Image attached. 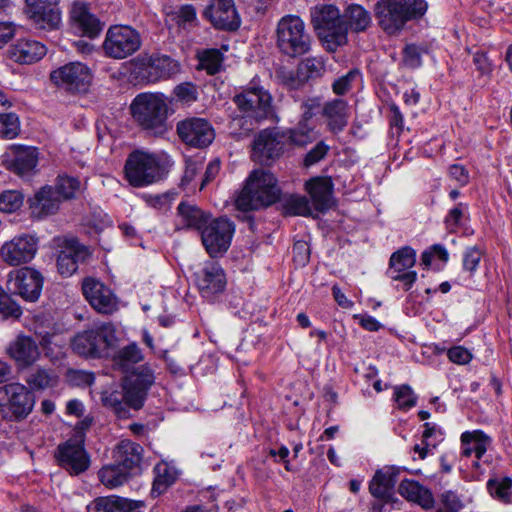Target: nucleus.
<instances>
[{"label":"nucleus","instance_id":"obj_35","mask_svg":"<svg viewBox=\"0 0 512 512\" xmlns=\"http://www.w3.org/2000/svg\"><path fill=\"white\" fill-rule=\"evenodd\" d=\"M397 480L398 471L393 467H385L375 473L370 482L369 491L375 498L387 500L392 496Z\"/></svg>","mask_w":512,"mask_h":512},{"label":"nucleus","instance_id":"obj_21","mask_svg":"<svg viewBox=\"0 0 512 512\" xmlns=\"http://www.w3.org/2000/svg\"><path fill=\"white\" fill-rule=\"evenodd\" d=\"M59 466L70 475H79L90 467V456L83 444L69 440L60 444L55 453Z\"/></svg>","mask_w":512,"mask_h":512},{"label":"nucleus","instance_id":"obj_46","mask_svg":"<svg viewBox=\"0 0 512 512\" xmlns=\"http://www.w3.org/2000/svg\"><path fill=\"white\" fill-rule=\"evenodd\" d=\"M177 193L173 191H167L161 194H143L142 199L151 208L159 210L161 212L168 211L173 202L176 200Z\"/></svg>","mask_w":512,"mask_h":512},{"label":"nucleus","instance_id":"obj_50","mask_svg":"<svg viewBox=\"0 0 512 512\" xmlns=\"http://www.w3.org/2000/svg\"><path fill=\"white\" fill-rule=\"evenodd\" d=\"M20 132V121L15 113L0 114V138L13 139Z\"/></svg>","mask_w":512,"mask_h":512},{"label":"nucleus","instance_id":"obj_40","mask_svg":"<svg viewBox=\"0 0 512 512\" xmlns=\"http://www.w3.org/2000/svg\"><path fill=\"white\" fill-rule=\"evenodd\" d=\"M131 473L116 462L102 467L98 472L100 482L109 489L117 488L126 483Z\"/></svg>","mask_w":512,"mask_h":512},{"label":"nucleus","instance_id":"obj_20","mask_svg":"<svg viewBox=\"0 0 512 512\" xmlns=\"http://www.w3.org/2000/svg\"><path fill=\"white\" fill-rule=\"evenodd\" d=\"M27 14L39 29L59 28L62 17L59 0H26Z\"/></svg>","mask_w":512,"mask_h":512},{"label":"nucleus","instance_id":"obj_19","mask_svg":"<svg viewBox=\"0 0 512 512\" xmlns=\"http://www.w3.org/2000/svg\"><path fill=\"white\" fill-rule=\"evenodd\" d=\"M194 277L200 294L208 300L222 293L227 282L223 268L216 262H206L194 273Z\"/></svg>","mask_w":512,"mask_h":512},{"label":"nucleus","instance_id":"obj_42","mask_svg":"<svg viewBox=\"0 0 512 512\" xmlns=\"http://www.w3.org/2000/svg\"><path fill=\"white\" fill-rule=\"evenodd\" d=\"M416 252L411 247H403L394 252L390 258L391 273L403 272L415 265Z\"/></svg>","mask_w":512,"mask_h":512},{"label":"nucleus","instance_id":"obj_17","mask_svg":"<svg viewBox=\"0 0 512 512\" xmlns=\"http://www.w3.org/2000/svg\"><path fill=\"white\" fill-rule=\"evenodd\" d=\"M177 133L180 139L189 146L205 148L214 140L212 125L203 118H187L178 122Z\"/></svg>","mask_w":512,"mask_h":512},{"label":"nucleus","instance_id":"obj_49","mask_svg":"<svg viewBox=\"0 0 512 512\" xmlns=\"http://www.w3.org/2000/svg\"><path fill=\"white\" fill-rule=\"evenodd\" d=\"M393 397L398 409L401 410L407 411L417 403V396L412 388L407 384L394 387Z\"/></svg>","mask_w":512,"mask_h":512},{"label":"nucleus","instance_id":"obj_26","mask_svg":"<svg viewBox=\"0 0 512 512\" xmlns=\"http://www.w3.org/2000/svg\"><path fill=\"white\" fill-rule=\"evenodd\" d=\"M71 19L77 30L86 37L95 38L103 30L104 23L101 22L89 7L82 2H75L71 10Z\"/></svg>","mask_w":512,"mask_h":512},{"label":"nucleus","instance_id":"obj_56","mask_svg":"<svg viewBox=\"0 0 512 512\" xmlns=\"http://www.w3.org/2000/svg\"><path fill=\"white\" fill-rule=\"evenodd\" d=\"M322 108L321 102L319 98H308L301 103V117L298 123L306 124V125H314L312 123L313 117Z\"/></svg>","mask_w":512,"mask_h":512},{"label":"nucleus","instance_id":"obj_60","mask_svg":"<svg viewBox=\"0 0 512 512\" xmlns=\"http://www.w3.org/2000/svg\"><path fill=\"white\" fill-rule=\"evenodd\" d=\"M435 258L439 259L443 263L448 261L449 254L443 245L434 244L430 249L424 251L421 256V264L424 267H429Z\"/></svg>","mask_w":512,"mask_h":512},{"label":"nucleus","instance_id":"obj_63","mask_svg":"<svg viewBox=\"0 0 512 512\" xmlns=\"http://www.w3.org/2000/svg\"><path fill=\"white\" fill-rule=\"evenodd\" d=\"M422 49L417 45H406L403 50V63L409 68H418L421 66Z\"/></svg>","mask_w":512,"mask_h":512},{"label":"nucleus","instance_id":"obj_16","mask_svg":"<svg viewBox=\"0 0 512 512\" xmlns=\"http://www.w3.org/2000/svg\"><path fill=\"white\" fill-rule=\"evenodd\" d=\"M38 250V239L29 234L15 236L6 241L0 249L1 259L10 266H19L30 262Z\"/></svg>","mask_w":512,"mask_h":512},{"label":"nucleus","instance_id":"obj_12","mask_svg":"<svg viewBox=\"0 0 512 512\" xmlns=\"http://www.w3.org/2000/svg\"><path fill=\"white\" fill-rule=\"evenodd\" d=\"M234 230V224L227 218L220 217L209 221L201 231V239L211 257L228 250Z\"/></svg>","mask_w":512,"mask_h":512},{"label":"nucleus","instance_id":"obj_33","mask_svg":"<svg viewBox=\"0 0 512 512\" xmlns=\"http://www.w3.org/2000/svg\"><path fill=\"white\" fill-rule=\"evenodd\" d=\"M59 204L60 199L53 187L45 186L30 199L31 215L35 218H42L54 214L58 210Z\"/></svg>","mask_w":512,"mask_h":512},{"label":"nucleus","instance_id":"obj_44","mask_svg":"<svg viewBox=\"0 0 512 512\" xmlns=\"http://www.w3.org/2000/svg\"><path fill=\"white\" fill-rule=\"evenodd\" d=\"M142 358L143 356L138 346L130 344L118 351L114 356V364L123 371H128L132 365L140 362Z\"/></svg>","mask_w":512,"mask_h":512},{"label":"nucleus","instance_id":"obj_29","mask_svg":"<svg viewBox=\"0 0 512 512\" xmlns=\"http://www.w3.org/2000/svg\"><path fill=\"white\" fill-rule=\"evenodd\" d=\"M322 116L326 120L328 130L339 134L348 125L349 106L343 99H333L322 106Z\"/></svg>","mask_w":512,"mask_h":512},{"label":"nucleus","instance_id":"obj_54","mask_svg":"<svg viewBox=\"0 0 512 512\" xmlns=\"http://www.w3.org/2000/svg\"><path fill=\"white\" fill-rule=\"evenodd\" d=\"M21 314V307L0 287V319L9 317L17 319Z\"/></svg>","mask_w":512,"mask_h":512},{"label":"nucleus","instance_id":"obj_52","mask_svg":"<svg viewBox=\"0 0 512 512\" xmlns=\"http://www.w3.org/2000/svg\"><path fill=\"white\" fill-rule=\"evenodd\" d=\"M222 61V54L217 49L205 50L200 56L201 67L210 75H214L220 71Z\"/></svg>","mask_w":512,"mask_h":512},{"label":"nucleus","instance_id":"obj_24","mask_svg":"<svg viewBox=\"0 0 512 512\" xmlns=\"http://www.w3.org/2000/svg\"><path fill=\"white\" fill-rule=\"evenodd\" d=\"M38 151L34 147L13 145L7 159V168L21 177H30L36 171Z\"/></svg>","mask_w":512,"mask_h":512},{"label":"nucleus","instance_id":"obj_47","mask_svg":"<svg viewBox=\"0 0 512 512\" xmlns=\"http://www.w3.org/2000/svg\"><path fill=\"white\" fill-rule=\"evenodd\" d=\"M406 23L423 17L427 11L428 4L425 0H398Z\"/></svg>","mask_w":512,"mask_h":512},{"label":"nucleus","instance_id":"obj_18","mask_svg":"<svg viewBox=\"0 0 512 512\" xmlns=\"http://www.w3.org/2000/svg\"><path fill=\"white\" fill-rule=\"evenodd\" d=\"M203 15L219 30L236 31L241 24L234 0H210Z\"/></svg>","mask_w":512,"mask_h":512},{"label":"nucleus","instance_id":"obj_64","mask_svg":"<svg viewBox=\"0 0 512 512\" xmlns=\"http://www.w3.org/2000/svg\"><path fill=\"white\" fill-rule=\"evenodd\" d=\"M174 94L178 100L190 103L197 99V90L194 84L185 82L174 88Z\"/></svg>","mask_w":512,"mask_h":512},{"label":"nucleus","instance_id":"obj_1","mask_svg":"<svg viewBox=\"0 0 512 512\" xmlns=\"http://www.w3.org/2000/svg\"><path fill=\"white\" fill-rule=\"evenodd\" d=\"M236 110L230 115V129L238 136H247L263 120L273 116L272 96L255 78L232 98Z\"/></svg>","mask_w":512,"mask_h":512},{"label":"nucleus","instance_id":"obj_13","mask_svg":"<svg viewBox=\"0 0 512 512\" xmlns=\"http://www.w3.org/2000/svg\"><path fill=\"white\" fill-rule=\"evenodd\" d=\"M43 281L40 272L31 267H23L9 273L7 287L11 293L25 301L35 302L41 295Z\"/></svg>","mask_w":512,"mask_h":512},{"label":"nucleus","instance_id":"obj_37","mask_svg":"<svg viewBox=\"0 0 512 512\" xmlns=\"http://www.w3.org/2000/svg\"><path fill=\"white\" fill-rule=\"evenodd\" d=\"M180 225L186 229L202 231L210 221V215L195 205L181 202L178 206Z\"/></svg>","mask_w":512,"mask_h":512},{"label":"nucleus","instance_id":"obj_61","mask_svg":"<svg viewBox=\"0 0 512 512\" xmlns=\"http://www.w3.org/2000/svg\"><path fill=\"white\" fill-rule=\"evenodd\" d=\"M156 470L158 474L153 483L152 493H157L159 495L174 482L175 477L168 472L166 465L157 466Z\"/></svg>","mask_w":512,"mask_h":512},{"label":"nucleus","instance_id":"obj_15","mask_svg":"<svg viewBox=\"0 0 512 512\" xmlns=\"http://www.w3.org/2000/svg\"><path fill=\"white\" fill-rule=\"evenodd\" d=\"M285 146V136H283L282 130L264 129L253 140L252 159L263 165L268 164L283 153Z\"/></svg>","mask_w":512,"mask_h":512},{"label":"nucleus","instance_id":"obj_3","mask_svg":"<svg viewBox=\"0 0 512 512\" xmlns=\"http://www.w3.org/2000/svg\"><path fill=\"white\" fill-rule=\"evenodd\" d=\"M168 98L162 93L144 92L138 94L130 105L135 122L155 136H163L169 129Z\"/></svg>","mask_w":512,"mask_h":512},{"label":"nucleus","instance_id":"obj_2","mask_svg":"<svg viewBox=\"0 0 512 512\" xmlns=\"http://www.w3.org/2000/svg\"><path fill=\"white\" fill-rule=\"evenodd\" d=\"M153 371L147 366H141L125 377L123 390L105 392L102 395L104 406L112 408L119 417L127 415L126 406L135 410L143 407L148 390L154 383Z\"/></svg>","mask_w":512,"mask_h":512},{"label":"nucleus","instance_id":"obj_36","mask_svg":"<svg viewBox=\"0 0 512 512\" xmlns=\"http://www.w3.org/2000/svg\"><path fill=\"white\" fill-rule=\"evenodd\" d=\"M398 492L405 499L420 505L424 509L434 506V497L431 491L415 480L405 479L401 481Z\"/></svg>","mask_w":512,"mask_h":512},{"label":"nucleus","instance_id":"obj_41","mask_svg":"<svg viewBox=\"0 0 512 512\" xmlns=\"http://www.w3.org/2000/svg\"><path fill=\"white\" fill-rule=\"evenodd\" d=\"M490 495L503 503H512V478L496 477L487 482Z\"/></svg>","mask_w":512,"mask_h":512},{"label":"nucleus","instance_id":"obj_6","mask_svg":"<svg viewBox=\"0 0 512 512\" xmlns=\"http://www.w3.org/2000/svg\"><path fill=\"white\" fill-rule=\"evenodd\" d=\"M275 41L279 52L289 58L300 57L311 49V36L296 15H285L278 21Z\"/></svg>","mask_w":512,"mask_h":512},{"label":"nucleus","instance_id":"obj_4","mask_svg":"<svg viewBox=\"0 0 512 512\" xmlns=\"http://www.w3.org/2000/svg\"><path fill=\"white\" fill-rule=\"evenodd\" d=\"M276 177L268 170L255 169L236 199L239 210L250 211L274 204L280 198Z\"/></svg>","mask_w":512,"mask_h":512},{"label":"nucleus","instance_id":"obj_7","mask_svg":"<svg viewBox=\"0 0 512 512\" xmlns=\"http://www.w3.org/2000/svg\"><path fill=\"white\" fill-rule=\"evenodd\" d=\"M116 341L111 323H101L95 328L77 334L72 341L73 350L84 357L100 358L108 355Z\"/></svg>","mask_w":512,"mask_h":512},{"label":"nucleus","instance_id":"obj_9","mask_svg":"<svg viewBox=\"0 0 512 512\" xmlns=\"http://www.w3.org/2000/svg\"><path fill=\"white\" fill-rule=\"evenodd\" d=\"M125 175L132 186L142 187L160 178L161 166L154 155L135 151L126 160Z\"/></svg>","mask_w":512,"mask_h":512},{"label":"nucleus","instance_id":"obj_5","mask_svg":"<svg viewBox=\"0 0 512 512\" xmlns=\"http://www.w3.org/2000/svg\"><path fill=\"white\" fill-rule=\"evenodd\" d=\"M311 17L314 29L327 51L335 52L347 43V25L336 6L332 4L316 6L312 10Z\"/></svg>","mask_w":512,"mask_h":512},{"label":"nucleus","instance_id":"obj_51","mask_svg":"<svg viewBox=\"0 0 512 512\" xmlns=\"http://www.w3.org/2000/svg\"><path fill=\"white\" fill-rule=\"evenodd\" d=\"M172 20H174L178 26L187 28L196 24L197 13L196 9L191 4H185L176 8L171 13Z\"/></svg>","mask_w":512,"mask_h":512},{"label":"nucleus","instance_id":"obj_57","mask_svg":"<svg viewBox=\"0 0 512 512\" xmlns=\"http://www.w3.org/2000/svg\"><path fill=\"white\" fill-rule=\"evenodd\" d=\"M463 508V502L457 493L445 491L441 495L440 506L436 512H459Z\"/></svg>","mask_w":512,"mask_h":512},{"label":"nucleus","instance_id":"obj_8","mask_svg":"<svg viewBox=\"0 0 512 512\" xmlns=\"http://www.w3.org/2000/svg\"><path fill=\"white\" fill-rule=\"evenodd\" d=\"M34 403V395L21 383L0 387V412L7 420L24 419L32 411Z\"/></svg>","mask_w":512,"mask_h":512},{"label":"nucleus","instance_id":"obj_45","mask_svg":"<svg viewBox=\"0 0 512 512\" xmlns=\"http://www.w3.org/2000/svg\"><path fill=\"white\" fill-rule=\"evenodd\" d=\"M81 183L80 181L71 176H58L56 180L55 187L53 188L56 192V195L59 199H71L76 196V194L80 191Z\"/></svg>","mask_w":512,"mask_h":512},{"label":"nucleus","instance_id":"obj_22","mask_svg":"<svg viewBox=\"0 0 512 512\" xmlns=\"http://www.w3.org/2000/svg\"><path fill=\"white\" fill-rule=\"evenodd\" d=\"M82 291L89 304L99 313L112 314L118 309L117 298L109 287L97 279L86 278Z\"/></svg>","mask_w":512,"mask_h":512},{"label":"nucleus","instance_id":"obj_31","mask_svg":"<svg viewBox=\"0 0 512 512\" xmlns=\"http://www.w3.org/2000/svg\"><path fill=\"white\" fill-rule=\"evenodd\" d=\"M178 72V62L166 55L151 56L143 69V75L149 83L170 78Z\"/></svg>","mask_w":512,"mask_h":512},{"label":"nucleus","instance_id":"obj_25","mask_svg":"<svg viewBox=\"0 0 512 512\" xmlns=\"http://www.w3.org/2000/svg\"><path fill=\"white\" fill-rule=\"evenodd\" d=\"M375 12L380 27L389 34L400 31L406 24L398 0L379 1Z\"/></svg>","mask_w":512,"mask_h":512},{"label":"nucleus","instance_id":"obj_59","mask_svg":"<svg viewBox=\"0 0 512 512\" xmlns=\"http://www.w3.org/2000/svg\"><path fill=\"white\" fill-rule=\"evenodd\" d=\"M360 77V72L356 69H352L345 75L339 77L333 82L332 89L337 95H344L351 87L352 83Z\"/></svg>","mask_w":512,"mask_h":512},{"label":"nucleus","instance_id":"obj_55","mask_svg":"<svg viewBox=\"0 0 512 512\" xmlns=\"http://www.w3.org/2000/svg\"><path fill=\"white\" fill-rule=\"evenodd\" d=\"M27 383L33 389L42 390L53 385V375L43 368L33 370L26 378Z\"/></svg>","mask_w":512,"mask_h":512},{"label":"nucleus","instance_id":"obj_14","mask_svg":"<svg viewBox=\"0 0 512 512\" xmlns=\"http://www.w3.org/2000/svg\"><path fill=\"white\" fill-rule=\"evenodd\" d=\"M51 81L70 92H85L92 80L90 69L81 62H70L50 74Z\"/></svg>","mask_w":512,"mask_h":512},{"label":"nucleus","instance_id":"obj_30","mask_svg":"<svg viewBox=\"0 0 512 512\" xmlns=\"http://www.w3.org/2000/svg\"><path fill=\"white\" fill-rule=\"evenodd\" d=\"M143 448L131 440H121L113 451V459L118 465L131 474L139 469L142 460Z\"/></svg>","mask_w":512,"mask_h":512},{"label":"nucleus","instance_id":"obj_34","mask_svg":"<svg viewBox=\"0 0 512 512\" xmlns=\"http://www.w3.org/2000/svg\"><path fill=\"white\" fill-rule=\"evenodd\" d=\"M461 455L470 457L475 454L476 459L480 460L492 443L489 435L482 430L465 431L461 434Z\"/></svg>","mask_w":512,"mask_h":512},{"label":"nucleus","instance_id":"obj_43","mask_svg":"<svg viewBox=\"0 0 512 512\" xmlns=\"http://www.w3.org/2000/svg\"><path fill=\"white\" fill-rule=\"evenodd\" d=\"M324 72V62L319 57H307L298 64V77L304 83L310 79L320 77Z\"/></svg>","mask_w":512,"mask_h":512},{"label":"nucleus","instance_id":"obj_58","mask_svg":"<svg viewBox=\"0 0 512 512\" xmlns=\"http://www.w3.org/2000/svg\"><path fill=\"white\" fill-rule=\"evenodd\" d=\"M329 150L330 146L324 141L317 142L316 145L306 153L303 165L308 168L317 164L325 158Z\"/></svg>","mask_w":512,"mask_h":512},{"label":"nucleus","instance_id":"obj_27","mask_svg":"<svg viewBox=\"0 0 512 512\" xmlns=\"http://www.w3.org/2000/svg\"><path fill=\"white\" fill-rule=\"evenodd\" d=\"M143 506V501L109 495L95 498L86 508L87 512H134Z\"/></svg>","mask_w":512,"mask_h":512},{"label":"nucleus","instance_id":"obj_10","mask_svg":"<svg viewBox=\"0 0 512 512\" xmlns=\"http://www.w3.org/2000/svg\"><path fill=\"white\" fill-rule=\"evenodd\" d=\"M140 46V34L127 25L111 26L103 43L106 55L114 59H124L134 54Z\"/></svg>","mask_w":512,"mask_h":512},{"label":"nucleus","instance_id":"obj_39","mask_svg":"<svg viewBox=\"0 0 512 512\" xmlns=\"http://www.w3.org/2000/svg\"><path fill=\"white\" fill-rule=\"evenodd\" d=\"M342 18L347 30L350 28L354 32L365 31L371 24L370 13L358 4L348 6Z\"/></svg>","mask_w":512,"mask_h":512},{"label":"nucleus","instance_id":"obj_32","mask_svg":"<svg viewBox=\"0 0 512 512\" xmlns=\"http://www.w3.org/2000/svg\"><path fill=\"white\" fill-rule=\"evenodd\" d=\"M46 54L45 46L31 39H21L9 49L12 60L21 64H31L40 60Z\"/></svg>","mask_w":512,"mask_h":512},{"label":"nucleus","instance_id":"obj_28","mask_svg":"<svg viewBox=\"0 0 512 512\" xmlns=\"http://www.w3.org/2000/svg\"><path fill=\"white\" fill-rule=\"evenodd\" d=\"M306 190L317 212L325 213L332 207L333 183L329 178H312L306 183Z\"/></svg>","mask_w":512,"mask_h":512},{"label":"nucleus","instance_id":"obj_48","mask_svg":"<svg viewBox=\"0 0 512 512\" xmlns=\"http://www.w3.org/2000/svg\"><path fill=\"white\" fill-rule=\"evenodd\" d=\"M23 194L18 190H7L0 194V211L3 213H14L23 205Z\"/></svg>","mask_w":512,"mask_h":512},{"label":"nucleus","instance_id":"obj_11","mask_svg":"<svg viewBox=\"0 0 512 512\" xmlns=\"http://www.w3.org/2000/svg\"><path fill=\"white\" fill-rule=\"evenodd\" d=\"M51 247L58 252L57 268L65 277L73 275L89 256L87 247L73 237L56 236L51 240Z\"/></svg>","mask_w":512,"mask_h":512},{"label":"nucleus","instance_id":"obj_23","mask_svg":"<svg viewBox=\"0 0 512 512\" xmlns=\"http://www.w3.org/2000/svg\"><path fill=\"white\" fill-rule=\"evenodd\" d=\"M6 352L19 368L31 366L39 359L41 354L36 341L25 334L17 335L8 345Z\"/></svg>","mask_w":512,"mask_h":512},{"label":"nucleus","instance_id":"obj_53","mask_svg":"<svg viewBox=\"0 0 512 512\" xmlns=\"http://www.w3.org/2000/svg\"><path fill=\"white\" fill-rule=\"evenodd\" d=\"M284 207L290 215L310 216L312 214L310 203L304 196L291 195L286 199Z\"/></svg>","mask_w":512,"mask_h":512},{"label":"nucleus","instance_id":"obj_62","mask_svg":"<svg viewBox=\"0 0 512 512\" xmlns=\"http://www.w3.org/2000/svg\"><path fill=\"white\" fill-rule=\"evenodd\" d=\"M482 258V251L477 246L468 247L463 253L464 270L474 273Z\"/></svg>","mask_w":512,"mask_h":512},{"label":"nucleus","instance_id":"obj_38","mask_svg":"<svg viewBox=\"0 0 512 512\" xmlns=\"http://www.w3.org/2000/svg\"><path fill=\"white\" fill-rule=\"evenodd\" d=\"M285 136L286 145H294L297 147H305L313 143L319 137L315 125H306L297 123L294 128L282 130Z\"/></svg>","mask_w":512,"mask_h":512}]
</instances>
